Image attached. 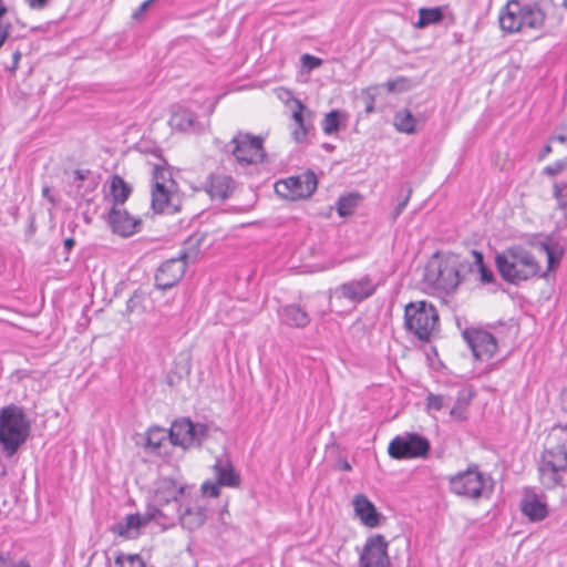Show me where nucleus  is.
<instances>
[{
	"label": "nucleus",
	"mask_w": 567,
	"mask_h": 567,
	"mask_svg": "<svg viewBox=\"0 0 567 567\" xmlns=\"http://www.w3.org/2000/svg\"><path fill=\"white\" fill-rule=\"evenodd\" d=\"M408 82L405 78H398L386 81L383 86L386 87L388 92H402L409 89Z\"/></svg>",
	"instance_id": "ea45409f"
},
{
	"label": "nucleus",
	"mask_w": 567,
	"mask_h": 567,
	"mask_svg": "<svg viewBox=\"0 0 567 567\" xmlns=\"http://www.w3.org/2000/svg\"><path fill=\"white\" fill-rule=\"evenodd\" d=\"M444 406L445 398L443 395L429 393L426 396V408L429 410L441 411Z\"/></svg>",
	"instance_id": "79ce46f5"
},
{
	"label": "nucleus",
	"mask_w": 567,
	"mask_h": 567,
	"mask_svg": "<svg viewBox=\"0 0 567 567\" xmlns=\"http://www.w3.org/2000/svg\"><path fill=\"white\" fill-rule=\"evenodd\" d=\"M353 507L355 515L364 526L375 528L380 525L382 516L377 511L374 504L365 495L360 494L354 496Z\"/></svg>",
	"instance_id": "aec40b11"
},
{
	"label": "nucleus",
	"mask_w": 567,
	"mask_h": 567,
	"mask_svg": "<svg viewBox=\"0 0 567 567\" xmlns=\"http://www.w3.org/2000/svg\"><path fill=\"white\" fill-rule=\"evenodd\" d=\"M341 468H342L343 471H350V470H351V465H350L347 461H344V462L341 464Z\"/></svg>",
	"instance_id": "052dcab7"
},
{
	"label": "nucleus",
	"mask_w": 567,
	"mask_h": 567,
	"mask_svg": "<svg viewBox=\"0 0 567 567\" xmlns=\"http://www.w3.org/2000/svg\"><path fill=\"white\" fill-rule=\"evenodd\" d=\"M496 266L503 279L511 284L528 280L539 271L534 255L522 246L509 247L498 254Z\"/></svg>",
	"instance_id": "7ed1b4c3"
},
{
	"label": "nucleus",
	"mask_w": 567,
	"mask_h": 567,
	"mask_svg": "<svg viewBox=\"0 0 567 567\" xmlns=\"http://www.w3.org/2000/svg\"><path fill=\"white\" fill-rule=\"evenodd\" d=\"M561 430L565 431L567 433V424L563 425L561 426Z\"/></svg>",
	"instance_id": "e2e57ef3"
},
{
	"label": "nucleus",
	"mask_w": 567,
	"mask_h": 567,
	"mask_svg": "<svg viewBox=\"0 0 567 567\" xmlns=\"http://www.w3.org/2000/svg\"><path fill=\"white\" fill-rule=\"evenodd\" d=\"M476 274L480 276V281L484 285L491 284L494 280L493 271L487 266H485L484 258L481 259V262H478V266L476 267Z\"/></svg>",
	"instance_id": "a19ab883"
},
{
	"label": "nucleus",
	"mask_w": 567,
	"mask_h": 567,
	"mask_svg": "<svg viewBox=\"0 0 567 567\" xmlns=\"http://www.w3.org/2000/svg\"><path fill=\"white\" fill-rule=\"evenodd\" d=\"M278 315L280 322L290 328L303 329L310 323L309 313L297 303L281 307Z\"/></svg>",
	"instance_id": "412c9836"
},
{
	"label": "nucleus",
	"mask_w": 567,
	"mask_h": 567,
	"mask_svg": "<svg viewBox=\"0 0 567 567\" xmlns=\"http://www.w3.org/2000/svg\"><path fill=\"white\" fill-rule=\"evenodd\" d=\"M42 196L45 197L52 205L56 204L55 198L51 194V189L48 185L42 187Z\"/></svg>",
	"instance_id": "864d4df0"
},
{
	"label": "nucleus",
	"mask_w": 567,
	"mask_h": 567,
	"mask_svg": "<svg viewBox=\"0 0 567 567\" xmlns=\"http://www.w3.org/2000/svg\"><path fill=\"white\" fill-rule=\"evenodd\" d=\"M301 64L308 71H312L322 65V60L320 58L313 56L309 53H305L300 58Z\"/></svg>",
	"instance_id": "c03bdc74"
},
{
	"label": "nucleus",
	"mask_w": 567,
	"mask_h": 567,
	"mask_svg": "<svg viewBox=\"0 0 567 567\" xmlns=\"http://www.w3.org/2000/svg\"><path fill=\"white\" fill-rule=\"evenodd\" d=\"M25 2L32 9H43L47 6L48 0H25Z\"/></svg>",
	"instance_id": "603ef678"
},
{
	"label": "nucleus",
	"mask_w": 567,
	"mask_h": 567,
	"mask_svg": "<svg viewBox=\"0 0 567 567\" xmlns=\"http://www.w3.org/2000/svg\"><path fill=\"white\" fill-rule=\"evenodd\" d=\"M411 193H412V189L409 188L405 198L402 202H400L398 204V206L395 207V209H394V212L392 214L393 219L398 218L402 214V212L404 210V208L406 207V205L409 203Z\"/></svg>",
	"instance_id": "de8ad7c7"
},
{
	"label": "nucleus",
	"mask_w": 567,
	"mask_h": 567,
	"mask_svg": "<svg viewBox=\"0 0 567 567\" xmlns=\"http://www.w3.org/2000/svg\"><path fill=\"white\" fill-rule=\"evenodd\" d=\"M462 337L476 360L487 361L494 357L497 350L495 337L486 330L467 328L462 332Z\"/></svg>",
	"instance_id": "ddd939ff"
},
{
	"label": "nucleus",
	"mask_w": 567,
	"mask_h": 567,
	"mask_svg": "<svg viewBox=\"0 0 567 567\" xmlns=\"http://www.w3.org/2000/svg\"><path fill=\"white\" fill-rule=\"evenodd\" d=\"M449 486L452 493L468 499L488 498L494 488L493 478L478 471L477 465L470 466L449 477Z\"/></svg>",
	"instance_id": "39448f33"
},
{
	"label": "nucleus",
	"mask_w": 567,
	"mask_h": 567,
	"mask_svg": "<svg viewBox=\"0 0 567 567\" xmlns=\"http://www.w3.org/2000/svg\"><path fill=\"white\" fill-rule=\"evenodd\" d=\"M110 192L113 198L114 206L124 204L132 193L130 185L118 175L111 178Z\"/></svg>",
	"instance_id": "c85d7f7f"
},
{
	"label": "nucleus",
	"mask_w": 567,
	"mask_h": 567,
	"mask_svg": "<svg viewBox=\"0 0 567 567\" xmlns=\"http://www.w3.org/2000/svg\"><path fill=\"white\" fill-rule=\"evenodd\" d=\"M173 188L154 186L152 190V207L157 213H163L169 206Z\"/></svg>",
	"instance_id": "2f4dec72"
},
{
	"label": "nucleus",
	"mask_w": 567,
	"mask_h": 567,
	"mask_svg": "<svg viewBox=\"0 0 567 567\" xmlns=\"http://www.w3.org/2000/svg\"><path fill=\"white\" fill-rule=\"evenodd\" d=\"M137 305H138L137 296L134 295L127 301V310L131 311V312L134 311L136 309Z\"/></svg>",
	"instance_id": "5fc2aeb1"
},
{
	"label": "nucleus",
	"mask_w": 567,
	"mask_h": 567,
	"mask_svg": "<svg viewBox=\"0 0 567 567\" xmlns=\"http://www.w3.org/2000/svg\"><path fill=\"white\" fill-rule=\"evenodd\" d=\"M117 567H145L143 559L138 555L121 554L115 558Z\"/></svg>",
	"instance_id": "4c0bfd02"
},
{
	"label": "nucleus",
	"mask_w": 567,
	"mask_h": 567,
	"mask_svg": "<svg viewBox=\"0 0 567 567\" xmlns=\"http://www.w3.org/2000/svg\"><path fill=\"white\" fill-rule=\"evenodd\" d=\"M20 59H21V53L20 51H14L13 54H12V65L9 68L10 72L11 73H14L16 70L18 69V65H19V62H20Z\"/></svg>",
	"instance_id": "3c124183"
},
{
	"label": "nucleus",
	"mask_w": 567,
	"mask_h": 567,
	"mask_svg": "<svg viewBox=\"0 0 567 567\" xmlns=\"http://www.w3.org/2000/svg\"><path fill=\"white\" fill-rule=\"evenodd\" d=\"M235 189L231 176L224 174H210L205 183V190L213 200H226Z\"/></svg>",
	"instance_id": "a211bd4d"
},
{
	"label": "nucleus",
	"mask_w": 567,
	"mask_h": 567,
	"mask_svg": "<svg viewBox=\"0 0 567 567\" xmlns=\"http://www.w3.org/2000/svg\"><path fill=\"white\" fill-rule=\"evenodd\" d=\"M109 224L115 234L128 237L136 233L141 220L132 217L125 209L113 206L109 214Z\"/></svg>",
	"instance_id": "f3484780"
},
{
	"label": "nucleus",
	"mask_w": 567,
	"mask_h": 567,
	"mask_svg": "<svg viewBox=\"0 0 567 567\" xmlns=\"http://www.w3.org/2000/svg\"><path fill=\"white\" fill-rule=\"evenodd\" d=\"M563 6L567 8V0H563Z\"/></svg>",
	"instance_id": "0e129e2a"
},
{
	"label": "nucleus",
	"mask_w": 567,
	"mask_h": 567,
	"mask_svg": "<svg viewBox=\"0 0 567 567\" xmlns=\"http://www.w3.org/2000/svg\"><path fill=\"white\" fill-rule=\"evenodd\" d=\"M431 445L426 437L406 432L396 435L388 446V453L393 460L423 458L427 456Z\"/></svg>",
	"instance_id": "1a4fd4ad"
},
{
	"label": "nucleus",
	"mask_w": 567,
	"mask_h": 567,
	"mask_svg": "<svg viewBox=\"0 0 567 567\" xmlns=\"http://www.w3.org/2000/svg\"><path fill=\"white\" fill-rule=\"evenodd\" d=\"M155 0H145L143 3H141V6L134 11V13L132 14V18L135 19V20H138L141 19L145 11L150 8V6L154 2Z\"/></svg>",
	"instance_id": "09e8293b"
},
{
	"label": "nucleus",
	"mask_w": 567,
	"mask_h": 567,
	"mask_svg": "<svg viewBox=\"0 0 567 567\" xmlns=\"http://www.w3.org/2000/svg\"><path fill=\"white\" fill-rule=\"evenodd\" d=\"M545 19L546 14L538 3L519 0H508L498 16L499 27L507 33L540 30Z\"/></svg>",
	"instance_id": "f03ea898"
},
{
	"label": "nucleus",
	"mask_w": 567,
	"mask_h": 567,
	"mask_svg": "<svg viewBox=\"0 0 567 567\" xmlns=\"http://www.w3.org/2000/svg\"><path fill=\"white\" fill-rule=\"evenodd\" d=\"M148 511L145 516L140 514L127 515L123 520L114 526V532L125 538H135L138 535V529L150 523Z\"/></svg>",
	"instance_id": "393cba45"
},
{
	"label": "nucleus",
	"mask_w": 567,
	"mask_h": 567,
	"mask_svg": "<svg viewBox=\"0 0 567 567\" xmlns=\"http://www.w3.org/2000/svg\"><path fill=\"white\" fill-rule=\"evenodd\" d=\"M324 147H326L328 151L333 150V146H332V145H330V144H326V145H324Z\"/></svg>",
	"instance_id": "680f3d73"
},
{
	"label": "nucleus",
	"mask_w": 567,
	"mask_h": 567,
	"mask_svg": "<svg viewBox=\"0 0 567 567\" xmlns=\"http://www.w3.org/2000/svg\"><path fill=\"white\" fill-rule=\"evenodd\" d=\"M216 482L220 486L237 487L240 484V476L235 472L228 458H218L213 466Z\"/></svg>",
	"instance_id": "5701e85b"
},
{
	"label": "nucleus",
	"mask_w": 567,
	"mask_h": 567,
	"mask_svg": "<svg viewBox=\"0 0 567 567\" xmlns=\"http://www.w3.org/2000/svg\"><path fill=\"white\" fill-rule=\"evenodd\" d=\"M293 103L292 118L297 127L292 131V137L296 142L301 143L306 141L307 136L315 130V113L307 109L298 99H293Z\"/></svg>",
	"instance_id": "dca6fc26"
},
{
	"label": "nucleus",
	"mask_w": 567,
	"mask_h": 567,
	"mask_svg": "<svg viewBox=\"0 0 567 567\" xmlns=\"http://www.w3.org/2000/svg\"><path fill=\"white\" fill-rule=\"evenodd\" d=\"M360 567H389L388 543L380 534L369 537L359 557Z\"/></svg>",
	"instance_id": "4468645a"
},
{
	"label": "nucleus",
	"mask_w": 567,
	"mask_h": 567,
	"mask_svg": "<svg viewBox=\"0 0 567 567\" xmlns=\"http://www.w3.org/2000/svg\"><path fill=\"white\" fill-rule=\"evenodd\" d=\"M544 249L547 255L548 269L550 270L558 264V259L555 257L554 251L548 245H544Z\"/></svg>",
	"instance_id": "8fccbe9b"
},
{
	"label": "nucleus",
	"mask_w": 567,
	"mask_h": 567,
	"mask_svg": "<svg viewBox=\"0 0 567 567\" xmlns=\"http://www.w3.org/2000/svg\"><path fill=\"white\" fill-rule=\"evenodd\" d=\"M551 153V146L550 144H546L542 152L539 153V159H544L548 154Z\"/></svg>",
	"instance_id": "13d9d810"
},
{
	"label": "nucleus",
	"mask_w": 567,
	"mask_h": 567,
	"mask_svg": "<svg viewBox=\"0 0 567 567\" xmlns=\"http://www.w3.org/2000/svg\"><path fill=\"white\" fill-rule=\"evenodd\" d=\"M553 195L556 198L558 206L564 208L567 206V183H555L553 187Z\"/></svg>",
	"instance_id": "58836bf2"
},
{
	"label": "nucleus",
	"mask_w": 567,
	"mask_h": 567,
	"mask_svg": "<svg viewBox=\"0 0 567 567\" xmlns=\"http://www.w3.org/2000/svg\"><path fill=\"white\" fill-rule=\"evenodd\" d=\"M318 181L313 172L308 171L297 176L279 181L275 185L276 193L287 199L298 200L310 197L317 189Z\"/></svg>",
	"instance_id": "f8f14e48"
},
{
	"label": "nucleus",
	"mask_w": 567,
	"mask_h": 567,
	"mask_svg": "<svg viewBox=\"0 0 567 567\" xmlns=\"http://www.w3.org/2000/svg\"><path fill=\"white\" fill-rule=\"evenodd\" d=\"M181 525L187 530L199 528L206 520L205 509L200 506L186 507L178 516Z\"/></svg>",
	"instance_id": "cd10ccee"
},
{
	"label": "nucleus",
	"mask_w": 567,
	"mask_h": 567,
	"mask_svg": "<svg viewBox=\"0 0 567 567\" xmlns=\"http://www.w3.org/2000/svg\"><path fill=\"white\" fill-rule=\"evenodd\" d=\"M373 110H374V100H373V97L370 95V96H368V99H367L365 112H367V113H371V112H373Z\"/></svg>",
	"instance_id": "4d7b16f0"
},
{
	"label": "nucleus",
	"mask_w": 567,
	"mask_h": 567,
	"mask_svg": "<svg viewBox=\"0 0 567 567\" xmlns=\"http://www.w3.org/2000/svg\"><path fill=\"white\" fill-rule=\"evenodd\" d=\"M567 471V450L556 445L544 450L538 466L539 478L546 488L563 485V475Z\"/></svg>",
	"instance_id": "6e6552de"
},
{
	"label": "nucleus",
	"mask_w": 567,
	"mask_h": 567,
	"mask_svg": "<svg viewBox=\"0 0 567 567\" xmlns=\"http://www.w3.org/2000/svg\"><path fill=\"white\" fill-rule=\"evenodd\" d=\"M199 241L197 237H189L185 243L186 247L177 258H171L159 266L155 275L157 288L162 290L171 289L183 278L186 264L195 261L198 256Z\"/></svg>",
	"instance_id": "423d86ee"
},
{
	"label": "nucleus",
	"mask_w": 567,
	"mask_h": 567,
	"mask_svg": "<svg viewBox=\"0 0 567 567\" xmlns=\"http://www.w3.org/2000/svg\"><path fill=\"white\" fill-rule=\"evenodd\" d=\"M71 185L75 188L76 197L86 203H91L99 182L90 169H75Z\"/></svg>",
	"instance_id": "6ab92c4d"
},
{
	"label": "nucleus",
	"mask_w": 567,
	"mask_h": 567,
	"mask_svg": "<svg viewBox=\"0 0 567 567\" xmlns=\"http://www.w3.org/2000/svg\"><path fill=\"white\" fill-rule=\"evenodd\" d=\"M439 312L431 302L420 300L405 306L404 327L420 341L429 342L439 332Z\"/></svg>",
	"instance_id": "20e7f679"
},
{
	"label": "nucleus",
	"mask_w": 567,
	"mask_h": 567,
	"mask_svg": "<svg viewBox=\"0 0 567 567\" xmlns=\"http://www.w3.org/2000/svg\"><path fill=\"white\" fill-rule=\"evenodd\" d=\"M148 519H159L163 518L164 525H174L175 520H178V516L181 514V504L179 502L171 503V505L158 506L154 504L153 507H148Z\"/></svg>",
	"instance_id": "bb28decb"
},
{
	"label": "nucleus",
	"mask_w": 567,
	"mask_h": 567,
	"mask_svg": "<svg viewBox=\"0 0 567 567\" xmlns=\"http://www.w3.org/2000/svg\"><path fill=\"white\" fill-rule=\"evenodd\" d=\"M153 181H154V186H162V188L163 187L174 188L176 186V183L173 179L171 171L162 165L154 166Z\"/></svg>",
	"instance_id": "c9c22d12"
},
{
	"label": "nucleus",
	"mask_w": 567,
	"mask_h": 567,
	"mask_svg": "<svg viewBox=\"0 0 567 567\" xmlns=\"http://www.w3.org/2000/svg\"><path fill=\"white\" fill-rule=\"evenodd\" d=\"M183 486H178L172 478H162L154 494V504L158 506L171 505V503L179 502L183 494Z\"/></svg>",
	"instance_id": "4be33fe9"
},
{
	"label": "nucleus",
	"mask_w": 567,
	"mask_h": 567,
	"mask_svg": "<svg viewBox=\"0 0 567 567\" xmlns=\"http://www.w3.org/2000/svg\"><path fill=\"white\" fill-rule=\"evenodd\" d=\"M468 401L464 398H458L454 406L451 409L450 414L452 417L457 420L465 419V408Z\"/></svg>",
	"instance_id": "37998d69"
},
{
	"label": "nucleus",
	"mask_w": 567,
	"mask_h": 567,
	"mask_svg": "<svg viewBox=\"0 0 567 567\" xmlns=\"http://www.w3.org/2000/svg\"><path fill=\"white\" fill-rule=\"evenodd\" d=\"M207 434V425L194 423L189 419L183 417L172 423L168 430V440L173 445L188 450L199 447Z\"/></svg>",
	"instance_id": "9d476101"
},
{
	"label": "nucleus",
	"mask_w": 567,
	"mask_h": 567,
	"mask_svg": "<svg viewBox=\"0 0 567 567\" xmlns=\"http://www.w3.org/2000/svg\"><path fill=\"white\" fill-rule=\"evenodd\" d=\"M359 196L350 194L348 196H342L339 198L337 203V210L341 217H347L352 215L357 204Z\"/></svg>",
	"instance_id": "e433bc0d"
},
{
	"label": "nucleus",
	"mask_w": 567,
	"mask_h": 567,
	"mask_svg": "<svg viewBox=\"0 0 567 567\" xmlns=\"http://www.w3.org/2000/svg\"><path fill=\"white\" fill-rule=\"evenodd\" d=\"M471 255L473 257L472 261L465 259L461 260L458 257H456L461 282L467 280L470 275L476 274V267L478 266V262H481V259H483V254L478 250H472Z\"/></svg>",
	"instance_id": "7c9ffc66"
},
{
	"label": "nucleus",
	"mask_w": 567,
	"mask_h": 567,
	"mask_svg": "<svg viewBox=\"0 0 567 567\" xmlns=\"http://www.w3.org/2000/svg\"><path fill=\"white\" fill-rule=\"evenodd\" d=\"M168 124L173 130L179 132L194 131L196 130V115L192 111L178 106L173 109Z\"/></svg>",
	"instance_id": "a878e982"
},
{
	"label": "nucleus",
	"mask_w": 567,
	"mask_h": 567,
	"mask_svg": "<svg viewBox=\"0 0 567 567\" xmlns=\"http://www.w3.org/2000/svg\"><path fill=\"white\" fill-rule=\"evenodd\" d=\"M567 167V158L556 161L554 164L544 168V174L548 176H556Z\"/></svg>",
	"instance_id": "a18cd8bd"
},
{
	"label": "nucleus",
	"mask_w": 567,
	"mask_h": 567,
	"mask_svg": "<svg viewBox=\"0 0 567 567\" xmlns=\"http://www.w3.org/2000/svg\"><path fill=\"white\" fill-rule=\"evenodd\" d=\"M341 118L346 120V115L339 110H332L324 115L322 121V131L326 135H332L338 132Z\"/></svg>",
	"instance_id": "f704fd0d"
},
{
	"label": "nucleus",
	"mask_w": 567,
	"mask_h": 567,
	"mask_svg": "<svg viewBox=\"0 0 567 567\" xmlns=\"http://www.w3.org/2000/svg\"><path fill=\"white\" fill-rule=\"evenodd\" d=\"M75 245V240L72 237L64 239L63 246L66 252H69Z\"/></svg>",
	"instance_id": "6e6d98bb"
},
{
	"label": "nucleus",
	"mask_w": 567,
	"mask_h": 567,
	"mask_svg": "<svg viewBox=\"0 0 567 567\" xmlns=\"http://www.w3.org/2000/svg\"><path fill=\"white\" fill-rule=\"evenodd\" d=\"M550 141H557L559 143L567 142V135H556L550 138Z\"/></svg>",
	"instance_id": "bf43d9fd"
},
{
	"label": "nucleus",
	"mask_w": 567,
	"mask_h": 567,
	"mask_svg": "<svg viewBox=\"0 0 567 567\" xmlns=\"http://www.w3.org/2000/svg\"><path fill=\"white\" fill-rule=\"evenodd\" d=\"M458 265L456 257L432 259L424 269L423 280L435 290L451 293L460 286Z\"/></svg>",
	"instance_id": "0eeeda50"
},
{
	"label": "nucleus",
	"mask_w": 567,
	"mask_h": 567,
	"mask_svg": "<svg viewBox=\"0 0 567 567\" xmlns=\"http://www.w3.org/2000/svg\"><path fill=\"white\" fill-rule=\"evenodd\" d=\"M31 421L24 409L9 404L0 409V445L7 456H12L30 435Z\"/></svg>",
	"instance_id": "f257e3e1"
},
{
	"label": "nucleus",
	"mask_w": 567,
	"mask_h": 567,
	"mask_svg": "<svg viewBox=\"0 0 567 567\" xmlns=\"http://www.w3.org/2000/svg\"><path fill=\"white\" fill-rule=\"evenodd\" d=\"M220 485L217 482L206 481L202 485V491L205 496L218 497Z\"/></svg>",
	"instance_id": "49530a36"
},
{
	"label": "nucleus",
	"mask_w": 567,
	"mask_h": 567,
	"mask_svg": "<svg viewBox=\"0 0 567 567\" xmlns=\"http://www.w3.org/2000/svg\"><path fill=\"white\" fill-rule=\"evenodd\" d=\"M443 18L444 14L441 8H421L419 10V20L415 23V27L423 29L430 24L440 23Z\"/></svg>",
	"instance_id": "473e14b6"
},
{
	"label": "nucleus",
	"mask_w": 567,
	"mask_h": 567,
	"mask_svg": "<svg viewBox=\"0 0 567 567\" xmlns=\"http://www.w3.org/2000/svg\"><path fill=\"white\" fill-rule=\"evenodd\" d=\"M167 439L168 431L158 426L151 427L147 431L146 447H150L155 453H159V449Z\"/></svg>",
	"instance_id": "72a5a7b5"
},
{
	"label": "nucleus",
	"mask_w": 567,
	"mask_h": 567,
	"mask_svg": "<svg viewBox=\"0 0 567 567\" xmlns=\"http://www.w3.org/2000/svg\"><path fill=\"white\" fill-rule=\"evenodd\" d=\"M378 285L369 275L362 276L360 279L350 280L339 286L338 291L341 297L359 303L370 298L377 291Z\"/></svg>",
	"instance_id": "2eb2a0df"
},
{
	"label": "nucleus",
	"mask_w": 567,
	"mask_h": 567,
	"mask_svg": "<svg viewBox=\"0 0 567 567\" xmlns=\"http://www.w3.org/2000/svg\"><path fill=\"white\" fill-rule=\"evenodd\" d=\"M523 514L532 522L543 520L547 514V504L542 502L534 493H527L520 503Z\"/></svg>",
	"instance_id": "b1692460"
},
{
	"label": "nucleus",
	"mask_w": 567,
	"mask_h": 567,
	"mask_svg": "<svg viewBox=\"0 0 567 567\" xmlns=\"http://www.w3.org/2000/svg\"><path fill=\"white\" fill-rule=\"evenodd\" d=\"M236 161L244 165L264 162V138L250 133L238 132L228 144Z\"/></svg>",
	"instance_id": "9b49d317"
},
{
	"label": "nucleus",
	"mask_w": 567,
	"mask_h": 567,
	"mask_svg": "<svg viewBox=\"0 0 567 567\" xmlns=\"http://www.w3.org/2000/svg\"><path fill=\"white\" fill-rule=\"evenodd\" d=\"M416 124L417 118L408 109L398 111L394 115V126L399 132L413 134L416 132Z\"/></svg>",
	"instance_id": "c756f323"
}]
</instances>
